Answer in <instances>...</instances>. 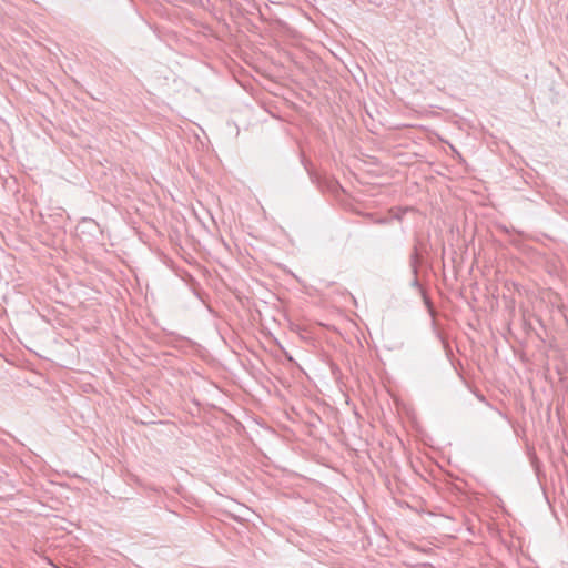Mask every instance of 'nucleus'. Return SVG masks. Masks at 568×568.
Returning <instances> with one entry per match:
<instances>
[{"instance_id": "f257e3e1", "label": "nucleus", "mask_w": 568, "mask_h": 568, "mask_svg": "<svg viewBox=\"0 0 568 568\" xmlns=\"http://www.w3.org/2000/svg\"><path fill=\"white\" fill-rule=\"evenodd\" d=\"M423 263V243L416 241L414 245L413 253L410 255V271L413 274V278L410 281V286L415 287L419 291L424 305H426V288L420 284L418 280V268Z\"/></svg>"}, {"instance_id": "f03ea898", "label": "nucleus", "mask_w": 568, "mask_h": 568, "mask_svg": "<svg viewBox=\"0 0 568 568\" xmlns=\"http://www.w3.org/2000/svg\"><path fill=\"white\" fill-rule=\"evenodd\" d=\"M392 212L394 217L400 222H405L408 219L415 220L416 217H420V213L413 206L395 207Z\"/></svg>"}, {"instance_id": "7ed1b4c3", "label": "nucleus", "mask_w": 568, "mask_h": 568, "mask_svg": "<svg viewBox=\"0 0 568 568\" xmlns=\"http://www.w3.org/2000/svg\"><path fill=\"white\" fill-rule=\"evenodd\" d=\"M312 181L314 183L317 184V186L322 190V191H328L331 193H337L341 189H342V185L339 184V182L335 179H321V178H313L312 176Z\"/></svg>"}, {"instance_id": "20e7f679", "label": "nucleus", "mask_w": 568, "mask_h": 568, "mask_svg": "<svg viewBox=\"0 0 568 568\" xmlns=\"http://www.w3.org/2000/svg\"><path fill=\"white\" fill-rule=\"evenodd\" d=\"M82 224L83 225L88 224V225L93 226L95 229L99 227V225L93 220H91V219H83Z\"/></svg>"}]
</instances>
